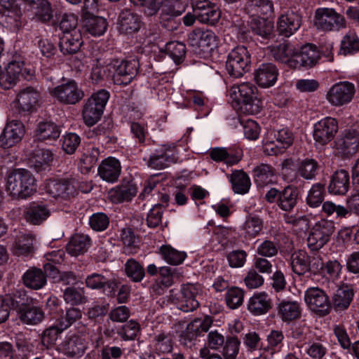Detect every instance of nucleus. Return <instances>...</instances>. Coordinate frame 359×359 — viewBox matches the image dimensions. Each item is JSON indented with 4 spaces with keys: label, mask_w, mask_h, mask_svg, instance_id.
Here are the masks:
<instances>
[{
    "label": "nucleus",
    "mask_w": 359,
    "mask_h": 359,
    "mask_svg": "<svg viewBox=\"0 0 359 359\" xmlns=\"http://www.w3.org/2000/svg\"><path fill=\"white\" fill-rule=\"evenodd\" d=\"M229 96L233 107L241 114L253 115L261 110L262 102L258 98V90L252 83L233 85L229 90Z\"/></svg>",
    "instance_id": "obj_1"
},
{
    "label": "nucleus",
    "mask_w": 359,
    "mask_h": 359,
    "mask_svg": "<svg viewBox=\"0 0 359 359\" xmlns=\"http://www.w3.org/2000/svg\"><path fill=\"white\" fill-rule=\"evenodd\" d=\"M6 189L13 198H27L36 191L35 178L28 170L14 169L7 176Z\"/></svg>",
    "instance_id": "obj_2"
},
{
    "label": "nucleus",
    "mask_w": 359,
    "mask_h": 359,
    "mask_svg": "<svg viewBox=\"0 0 359 359\" xmlns=\"http://www.w3.org/2000/svg\"><path fill=\"white\" fill-rule=\"evenodd\" d=\"M109 97V91L101 89L93 93L86 100L82 110V117L86 125L92 126L100 120Z\"/></svg>",
    "instance_id": "obj_3"
},
{
    "label": "nucleus",
    "mask_w": 359,
    "mask_h": 359,
    "mask_svg": "<svg viewBox=\"0 0 359 359\" xmlns=\"http://www.w3.org/2000/svg\"><path fill=\"white\" fill-rule=\"evenodd\" d=\"M291 266L294 273L302 276L307 272L316 274L323 269V262L318 253L309 255L304 250H297L291 256Z\"/></svg>",
    "instance_id": "obj_4"
},
{
    "label": "nucleus",
    "mask_w": 359,
    "mask_h": 359,
    "mask_svg": "<svg viewBox=\"0 0 359 359\" xmlns=\"http://www.w3.org/2000/svg\"><path fill=\"white\" fill-rule=\"evenodd\" d=\"M314 25L323 32H337L345 28V18L334 8H319L315 12Z\"/></svg>",
    "instance_id": "obj_5"
},
{
    "label": "nucleus",
    "mask_w": 359,
    "mask_h": 359,
    "mask_svg": "<svg viewBox=\"0 0 359 359\" xmlns=\"http://www.w3.org/2000/svg\"><path fill=\"white\" fill-rule=\"evenodd\" d=\"M250 56L248 49L243 46L233 48L228 55L226 69L233 77L238 78L248 70Z\"/></svg>",
    "instance_id": "obj_6"
},
{
    "label": "nucleus",
    "mask_w": 359,
    "mask_h": 359,
    "mask_svg": "<svg viewBox=\"0 0 359 359\" xmlns=\"http://www.w3.org/2000/svg\"><path fill=\"white\" fill-rule=\"evenodd\" d=\"M201 292L199 285L191 283L182 285L180 292L175 297V304L184 312L193 311L199 306Z\"/></svg>",
    "instance_id": "obj_7"
},
{
    "label": "nucleus",
    "mask_w": 359,
    "mask_h": 359,
    "mask_svg": "<svg viewBox=\"0 0 359 359\" xmlns=\"http://www.w3.org/2000/svg\"><path fill=\"white\" fill-rule=\"evenodd\" d=\"M334 230L332 221L322 219L313 226L307 238V245L313 251L322 248L330 240Z\"/></svg>",
    "instance_id": "obj_8"
},
{
    "label": "nucleus",
    "mask_w": 359,
    "mask_h": 359,
    "mask_svg": "<svg viewBox=\"0 0 359 359\" xmlns=\"http://www.w3.org/2000/svg\"><path fill=\"white\" fill-rule=\"evenodd\" d=\"M50 95L58 102L65 104H75L85 95L82 88L73 80L57 86L50 90Z\"/></svg>",
    "instance_id": "obj_9"
},
{
    "label": "nucleus",
    "mask_w": 359,
    "mask_h": 359,
    "mask_svg": "<svg viewBox=\"0 0 359 359\" xmlns=\"http://www.w3.org/2000/svg\"><path fill=\"white\" fill-rule=\"evenodd\" d=\"M355 86L348 81L334 84L326 94V100L334 107H341L349 103L355 94Z\"/></svg>",
    "instance_id": "obj_10"
},
{
    "label": "nucleus",
    "mask_w": 359,
    "mask_h": 359,
    "mask_svg": "<svg viewBox=\"0 0 359 359\" xmlns=\"http://www.w3.org/2000/svg\"><path fill=\"white\" fill-rule=\"evenodd\" d=\"M111 67L114 71L111 75L114 83L116 85H128L137 75L139 62L135 60H116L111 64Z\"/></svg>",
    "instance_id": "obj_11"
},
{
    "label": "nucleus",
    "mask_w": 359,
    "mask_h": 359,
    "mask_svg": "<svg viewBox=\"0 0 359 359\" xmlns=\"http://www.w3.org/2000/svg\"><path fill=\"white\" fill-rule=\"evenodd\" d=\"M304 301L311 310L320 315H326L330 311L329 298L319 287L308 288L304 294Z\"/></svg>",
    "instance_id": "obj_12"
},
{
    "label": "nucleus",
    "mask_w": 359,
    "mask_h": 359,
    "mask_svg": "<svg viewBox=\"0 0 359 359\" xmlns=\"http://www.w3.org/2000/svg\"><path fill=\"white\" fill-rule=\"evenodd\" d=\"M274 140H265L263 144L264 151L269 156L278 155L292 145L293 135L287 128L279 130L273 134Z\"/></svg>",
    "instance_id": "obj_13"
},
{
    "label": "nucleus",
    "mask_w": 359,
    "mask_h": 359,
    "mask_svg": "<svg viewBox=\"0 0 359 359\" xmlns=\"http://www.w3.org/2000/svg\"><path fill=\"white\" fill-rule=\"evenodd\" d=\"M191 6L197 20L201 22L215 25L221 17L219 8L209 0H192Z\"/></svg>",
    "instance_id": "obj_14"
},
{
    "label": "nucleus",
    "mask_w": 359,
    "mask_h": 359,
    "mask_svg": "<svg viewBox=\"0 0 359 359\" xmlns=\"http://www.w3.org/2000/svg\"><path fill=\"white\" fill-rule=\"evenodd\" d=\"M338 130V122L332 117H325L318 121L313 126V139L320 145L330 142Z\"/></svg>",
    "instance_id": "obj_15"
},
{
    "label": "nucleus",
    "mask_w": 359,
    "mask_h": 359,
    "mask_svg": "<svg viewBox=\"0 0 359 359\" xmlns=\"http://www.w3.org/2000/svg\"><path fill=\"white\" fill-rule=\"evenodd\" d=\"M25 133V126L19 120L7 121L0 135V146L10 148L21 141Z\"/></svg>",
    "instance_id": "obj_16"
},
{
    "label": "nucleus",
    "mask_w": 359,
    "mask_h": 359,
    "mask_svg": "<svg viewBox=\"0 0 359 359\" xmlns=\"http://www.w3.org/2000/svg\"><path fill=\"white\" fill-rule=\"evenodd\" d=\"M1 21L11 29H18L22 25V11L13 0H0Z\"/></svg>",
    "instance_id": "obj_17"
},
{
    "label": "nucleus",
    "mask_w": 359,
    "mask_h": 359,
    "mask_svg": "<svg viewBox=\"0 0 359 359\" xmlns=\"http://www.w3.org/2000/svg\"><path fill=\"white\" fill-rule=\"evenodd\" d=\"M87 345L85 339L79 334H68L58 349L69 358H81L85 353Z\"/></svg>",
    "instance_id": "obj_18"
},
{
    "label": "nucleus",
    "mask_w": 359,
    "mask_h": 359,
    "mask_svg": "<svg viewBox=\"0 0 359 359\" xmlns=\"http://www.w3.org/2000/svg\"><path fill=\"white\" fill-rule=\"evenodd\" d=\"M46 190L53 198L68 199L76 192L74 180H49L46 184Z\"/></svg>",
    "instance_id": "obj_19"
},
{
    "label": "nucleus",
    "mask_w": 359,
    "mask_h": 359,
    "mask_svg": "<svg viewBox=\"0 0 359 359\" xmlns=\"http://www.w3.org/2000/svg\"><path fill=\"white\" fill-rule=\"evenodd\" d=\"M177 159L175 146H163L150 156L149 165L154 169H163L177 162Z\"/></svg>",
    "instance_id": "obj_20"
},
{
    "label": "nucleus",
    "mask_w": 359,
    "mask_h": 359,
    "mask_svg": "<svg viewBox=\"0 0 359 359\" xmlns=\"http://www.w3.org/2000/svg\"><path fill=\"white\" fill-rule=\"evenodd\" d=\"M189 44L201 51L206 52L217 46V36L209 29H196L188 36Z\"/></svg>",
    "instance_id": "obj_21"
},
{
    "label": "nucleus",
    "mask_w": 359,
    "mask_h": 359,
    "mask_svg": "<svg viewBox=\"0 0 359 359\" xmlns=\"http://www.w3.org/2000/svg\"><path fill=\"white\" fill-rule=\"evenodd\" d=\"M39 91L33 87H26L22 89L17 96V101L13 103L15 108H18L20 115L32 112L38 102Z\"/></svg>",
    "instance_id": "obj_22"
},
{
    "label": "nucleus",
    "mask_w": 359,
    "mask_h": 359,
    "mask_svg": "<svg viewBox=\"0 0 359 359\" xmlns=\"http://www.w3.org/2000/svg\"><path fill=\"white\" fill-rule=\"evenodd\" d=\"M301 25V16L293 11H287L278 18L277 29L280 35L290 37L299 30Z\"/></svg>",
    "instance_id": "obj_23"
},
{
    "label": "nucleus",
    "mask_w": 359,
    "mask_h": 359,
    "mask_svg": "<svg viewBox=\"0 0 359 359\" xmlns=\"http://www.w3.org/2000/svg\"><path fill=\"white\" fill-rule=\"evenodd\" d=\"M24 62L12 61L9 62L4 72L0 73V86L4 89H10L15 85L20 74L27 73L31 75L27 69H23Z\"/></svg>",
    "instance_id": "obj_24"
},
{
    "label": "nucleus",
    "mask_w": 359,
    "mask_h": 359,
    "mask_svg": "<svg viewBox=\"0 0 359 359\" xmlns=\"http://www.w3.org/2000/svg\"><path fill=\"white\" fill-rule=\"evenodd\" d=\"M318 57L316 47L312 44H306L300 48H295L294 62H292L293 68L311 67L317 62Z\"/></svg>",
    "instance_id": "obj_25"
},
{
    "label": "nucleus",
    "mask_w": 359,
    "mask_h": 359,
    "mask_svg": "<svg viewBox=\"0 0 359 359\" xmlns=\"http://www.w3.org/2000/svg\"><path fill=\"white\" fill-rule=\"evenodd\" d=\"M278 75L276 65L272 63H263L255 70L254 78L259 86L269 88L276 83Z\"/></svg>",
    "instance_id": "obj_26"
},
{
    "label": "nucleus",
    "mask_w": 359,
    "mask_h": 359,
    "mask_svg": "<svg viewBox=\"0 0 359 359\" xmlns=\"http://www.w3.org/2000/svg\"><path fill=\"white\" fill-rule=\"evenodd\" d=\"M137 192V188L134 183L122 182L109 191L108 198L113 203H121L131 201Z\"/></svg>",
    "instance_id": "obj_27"
},
{
    "label": "nucleus",
    "mask_w": 359,
    "mask_h": 359,
    "mask_svg": "<svg viewBox=\"0 0 359 359\" xmlns=\"http://www.w3.org/2000/svg\"><path fill=\"white\" fill-rule=\"evenodd\" d=\"M100 177L110 183L116 182L120 176L121 166L119 161L114 157H108L100 164L98 169Z\"/></svg>",
    "instance_id": "obj_28"
},
{
    "label": "nucleus",
    "mask_w": 359,
    "mask_h": 359,
    "mask_svg": "<svg viewBox=\"0 0 359 359\" xmlns=\"http://www.w3.org/2000/svg\"><path fill=\"white\" fill-rule=\"evenodd\" d=\"M51 215L49 207L42 203H33L25 208L24 217L27 222L34 225H39Z\"/></svg>",
    "instance_id": "obj_29"
},
{
    "label": "nucleus",
    "mask_w": 359,
    "mask_h": 359,
    "mask_svg": "<svg viewBox=\"0 0 359 359\" xmlns=\"http://www.w3.org/2000/svg\"><path fill=\"white\" fill-rule=\"evenodd\" d=\"M210 156L215 161L231 166L241 161L243 154L242 151L238 148L215 147L211 149Z\"/></svg>",
    "instance_id": "obj_30"
},
{
    "label": "nucleus",
    "mask_w": 359,
    "mask_h": 359,
    "mask_svg": "<svg viewBox=\"0 0 359 359\" xmlns=\"http://www.w3.org/2000/svg\"><path fill=\"white\" fill-rule=\"evenodd\" d=\"M189 0H165L163 5L160 20L163 26L165 22L181 15L186 10Z\"/></svg>",
    "instance_id": "obj_31"
},
{
    "label": "nucleus",
    "mask_w": 359,
    "mask_h": 359,
    "mask_svg": "<svg viewBox=\"0 0 359 359\" xmlns=\"http://www.w3.org/2000/svg\"><path fill=\"white\" fill-rule=\"evenodd\" d=\"M271 55L278 62L293 68L295 47L289 43H280L269 47Z\"/></svg>",
    "instance_id": "obj_32"
},
{
    "label": "nucleus",
    "mask_w": 359,
    "mask_h": 359,
    "mask_svg": "<svg viewBox=\"0 0 359 359\" xmlns=\"http://www.w3.org/2000/svg\"><path fill=\"white\" fill-rule=\"evenodd\" d=\"M271 307V302L267 293L256 292L248 301V309L255 316L266 313Z\"/></svg>",
    "instance_id": "obj_33"
},
{
    "label": "nucleus",
    "mask_w": 359,
    "mask_h": 359,
    "mask_svg": "<svg viewBox=\"0 0 359 359\" xmlns=\"http://www.w3.org/2000/svg\"><path fill=\"white\" fill-rule=\"evenodd\" d=\"M350 184L349 174L344 170L335 172L328 186L331 194L344 195L348 190Z\"/></svg>",
    "instance_id": "obj_34"
},
{
    "label": "nucleus",
    "mask_w": 359,
    "mask_h": 359,
    "mask_svg": "<svg viewBox=\"0 0 359 359\" xmlns=\"http://www.w3.org/2000/svg\"><path fill=\"white\" fill-rule=\"evenodd\" d=\"M118 25L119 32L131 34L140 28V19L137 14L128 10H124L118 16Z\"/></svg>",
    "instance_id": "obj_35"
},
{
    "label": "nucleus",
    "mask_w": 359,
    "mask_h": 359,
    "mask_svg": "<svg viewBox=\"0 0 359 359\" xmlns=\"http://www.w3.org/2000/svg\"><path fill=\"white\" fill-rule=\"evenodd\" d=\"M82 44L81 34L79 31L62 34L60 39V48L63 54L76 53Z\"/></svg>",
    "instance_id": "obj_36"
},
{
    "label": "nucleus",
    "mask_w": 359,
    "mask_h": 359,
    "mask_svg": "<svg viewBox=\"0 0 359 359\" xmlns=\"http://www.w3.org/2000/svg\"><path fill=\"white\" fill-rule=\"evenodd\" d=\"M34 240L31 233H20L13 244L12 252L17 256L29 255L34 251Z\"/></svg>",
    "instance_id": "obj_37"
},
{
    "label": "nucleus",
    "mask_w": 359,
    "mask_h": 359,
    "mask_svg": "<svg viewBox=\"0 0 359 359\" xmlns=\"http://www.w3.org/2000/svg\"><path fill=\"white\" fill-rule=\"evenodd\" d=\"M299 304L295 301L283 300L278 305V315L283 322L289 323L301 316Z\"/></svg>",
    "instance_id": "obj_38"
},
{
    "label": "nucleus",
    "mask_w": 359,
    "mask_h": 359,
    "mask_svg": "<svg viewBox=\"0 0 359 359\" xmlns=\"http://www.w3.org/2000/svg\"><path fill=\"white\" fill-rule=\"evenodd\" d=\"M24 285L31 289L39 290L46 284V276L43 271L35 267L27 270L22 276Z\"/></svg>",
    "instance_id": "obj_39"
},
{
    "label": "nucleus",
    "mask_w": 359,
    "mask_h": 359,
    "mask_svg": "<svg viewBox=\"0 0 359 359\" xmlns=\"http://www.w3.org/2000/svg\"><path fill=\"white\" fill-rule=\"evenodd\" d=\"M255 182L258 186H265L276 181V170L271 165L261 164L253 169Z\"/></svg>",
    "instance_id": "obj_40"
},
{
    "label": "nucleus",
    "mask_w": 359,
    "mask_h": 359,
    "mask_svg": "<svg viewBox=\"0 0 359 359\" xmlns=\"http://www.w3.org/2000/svg\"><path fill=\"white\" fill-rule=\"evenodd\" d=\"M264 228L263 220L257 215H249L241 226L245 238H254L259 236Z\"/></svg>",
    "instance_id": "obj_41"
},
{
    "label": "nucleus",
    "mask_w": 359,
    "mask_h": 359,
    "mask_svg": "<svg viewBox=\"0 0 359 359\" xmlns=\"http://www.w3.org/2000/svg\"><path fill=\"white\" fill-rule=\"evenodd\" d=\"M60 133V127L52 121H41L35 130V136L39 140H55Z\"/></svg>",
    "instance_id": "obj_42"
},
{
    "label": "nucleus",
    "mask_w": 359,
    "mask_h": 359,
    "mask_svg": "<svg viewBox=\"0 0 359 359\" xmlns=\"http://www.w3.org/2000/svg\"><path fill=\"white\" fill-rule=\"evenodd\" d=\"M248 13L252 16H269L273 13V4L271 0H248L246 4Z\"/></svg>",
    "instance_id": "obj_43"
},
{
    "label": "nucleus",
    "mask_w": 359,
    "mask_h": 359,
    "mask_svg": "<svg viewBox=\"0 0 359 359\" xmlns=\"http://www.w3.org/2000/svg\"><path fill=\"white\" fill-rule=\"evenodd\" d=\"M297 189L292 186H287L280 192L278 200L279 208L284 211H290L297 204Z\"/></svg>",
    "instance_id": "obj_44"
},
{
    "label": "nucleus",
    "mask_w": 359,
    "mask_h": 359,
    "mask_svg": "<svg viewBox=\"0 0 359 359\" xmlns=\"http://www.w3.org/2000/svg\"><path fill=\"white\" fill-rule=\"evenodd\" d=\"M233 191L239 194L248 192L251 182L249 176L242 170H235L230 179Z\"/></svg>",
    "instance_id": "obj_45"
},
{
    "label": "nucleus",
    "mask_w": 359,
    "mask_h": 359,
    "mask_svg": "<svg viewBox=\"0 0 359 359\" xmlns=\"http://www.w3.org/2000/svg\"><path fill=\"white\" fill-rule=\"evenodd\" d=\"M90 238L87 235L75 234L67 245V251L72 256H78L87 250Z\"/></svg>",
    "instance_id": "obj_46"
},
{
    "label": "nucleus",
    "mask_w": 359,
    "mask_h": 359,
    "mask_svg": "<svg viewBox=\"0 0 359 359\" xmlns=\"http://www.w3.org/2000/svg\"><path fill=\"white\" fill-rule=\"evenodd\" d=\"M20 319L25 323L36 325L42 321L44 313L41 309L37 306H24L18 311Z\"/></svg>",
    "instance_id": "obj_47"
},
{
    "label": "nucleus",
    "mask_w": 359,
    "mask_h": 359,
    "mask_svg": "<svg viewBox=\"0 0 359 359\" xmlns=\"http://www.w3.org/2000/svg\"><path fill=\"white\" fill-rule=\"evenodd\" d=\"M100 155V150L94 145H88L84 149L83 153L80 158L81 168L88 172L98 161Z\"/></svg>",
    "instance_id": "obj_48"
},
{
    "label": "nucleus",
    "mask_w": 359,
    "mask_h": 359,
    "mask_svg": "<svg viewBox=\"0 0 359 359\" xmlns=\"http://www.w3.org/2000/svg\"><path fill=\"white\" fill-rule=\"evenodd\" d=\"M336 147L345 154L354 153L358 147V137L355 132H347L343 137L338 138L336 141Z\"/></svg>",
    "instance_id": "obj_49"
},
{
    "label": "nucleus",
    "mask_w": 359,
    "mask_h": 359,
    "mask_svg": "<svg viewBox=\"0 0 359 359\" xmlns=\"http://www.w3.org/2000/svg\"><path fill=\"white\" fill-rule=\"evenodd\" d=\"M353 292L348 286L339 287L333 297V304L338 310H344L348 307L352 300Z\"/></svg>",
    "instance_id": "obj_50"
},
{
    "label": "nucleus",
    "mask_w": 359,
    "mask_h": 359,
    "mask_svg": "<svg viewBox=\"0 0 359 359\" xmlns=\"http://www.w3.org/2000/svg\"><path fill=\"white\" fill-rule=\"evenodd\" d=\"M250 27L254 33L266 39L273 33V23L264 18H255L252 19Z\"/></svg>",
    "instance_id": "obj_51"
},
{
    "label": "nucleus",
    "mask_w": 359,
    "mask_h": 359,
    "mask_svg": "<svg viewBox=\"0 0 359 359\" xmlns=\"http://www.w3.org/2000/svg\"><path fill=\"white\" fill-rule=\"evenodd\" d=\"M84 27L92 36H100L105 32L107 23L103 18L93 16L85 20Z\"/></svg>",
    "instance_id": "obj_52"
},
{
    "label": "nucleus",
    "mask_w": 359,
    "mask_h": 359,
    "mask_svg": "<svg viewBox=\"0 0 359 359\" xmlns=\"http://www.w3.org/2000/svg\"><path fill=\"white\" fill-rule=\"evenodd\" d=\"M32 3L34 13L37 20L47 22L53 17L50 3L47 0H30Z\"/></svg>",
    "instance_id": "obj_53"
},
{
    "label": "nucleus",
    "mask_w": 359,
    "mask_h": 359,
    "mask_svg": "<svg viewBox=\"0 0 359 359\" xmlns=\"http://www.w3.org/2000/svg\"><path fill=\"white\" fill-rule=\"evenodd\" d=\"M52 152L46 149L38 148L34 150L30 158L33 166L38 170L47 166L53 161Z\"/></svg>",
    "instance_id": "obj_54"
},
{
    "label": "nucleus",
    "mask_w": 359,
    "mask_h": 359,
    "mask_svg": "<svg viewBox=\"0 0 359 359\" xmlns=\"http://www.w3.org/2000/svg\"><path fill=\"white\" fill-rule=\"evenodd\" d=\"M159 250L163 259L172 265L180 264L187 257L184 252L178 251L169 245H163Z\"/></svg>",
    "instance_id": "obj_55"
},
{
    "label": "nucleus",
    "mask_w": 359,
    "mask_h": 359,
    "mask_svg": "<svg viewBox=\"0 0 359 359\" xmlns=\"http://www.w3.org/2000/svg\"><path fill=\"white\" fill-rule=\"evenodd\" d=\"M153 344L158 352L161 353H170L172 350V337L170 333H158L154 337Z\"/></svg>",
    "instance_id": "obj_56"
},
{
    "label": "nucleus",
    "mask_w": 359,
    "mask_h": 359,
    "mask_svg": "<svg viewBox=\"0 0 359 359\" xmlns=\"http://www.w3.org/2000/svg\"><path fill=\"white\" fill-rule=\"evenodd\" d=\"M325 197V187L320 183L313 184L308 191L306 203L311 208H317L322 204Z\"/></svg>",
    "instance_id": "obj_57"
},
{
    "label": "nucleus",
    "mask_w": 359,
    "mask_h": 359,
    "mask_svg": "<svg viewBox=\"0 0 359 359\" xmlns=\"http://www.w3.org/2000/svg\"><path fill=\"white\" fill-rule=\"evenodd\" d=\"M64 300L71 305H79L86 302L84 290L81 287H69L63 293Z\"/></svg>",
    "instance_id": "obj_58"
},
{
    "label": "nucleus",
    "mask_w": 359,
    "mask_h": 359,
    "mask_svg": "<svg viewBox=\"0 0 359 359\" xmlns=\"http://www.w3.org/2000/svg\"><path fill=\"white\" fill-rule=\"evenodd\" d=\"M126 273L134 282H140L144 277L143 266L135 259H130L125 264Z\"/></svg>",
    "instance_id": "obj_59"
},
{
    "label": "nucleus",
    "mask_w": 359,
    "mask_h": 359,
    "mask_svg": "<svg viewBox=\"0 0 359 359\" xmlns=\"http://www.w3.org/2000/svg\"><path fill=\"white\" fill-rule=\"evenodd\" d=\"M283 339L284 335L281 331L271 330L267 335V346L264 349L271 353L280 351L283 346Z\"/></svg>",
    "instance_id": "obj_60"
},
{
    "label": "nucleus",
    "mask_w": 359,
    "mask_h": 359,
    "mask_svg": "<svg viewBox=\"0 0 359 359\" xmlns=\"http://www.w3.org/2000/svg\"><path fill=\"white\" fill-rule=\"evenodd\" d=\"M243 298L244 291L237 287L229 289L225 296L227 306L232 309L239 307L243 302Z\"/></svg>",
    "instance_id": "obj_61"
},
{
    "label": "nucleus",
    "mask_w": 359,
    "mask_h": 359,
    "mask_svg": "<svg viewBox=\"0 0 359 359\" xmlns=\"http://www.w3.org/2000/svg\"><path fill=\"white\" fill-rule=\"evenodd\" d=\"M113 283L104 276L99 273H93L87 276L86 279V285L88 287L93 290H98L112 287Z\"/></svg>",
    "instance_id": "obj_62"
},
{
    "label": "nucleus",
    "mask_w": 359,
    "mask_h": 359,
    "mask_svg": "<svg viewBox=\"0 0 359 359\" xmlns=\"http://www.w3.org/2000/svg\"><path fill=\"white\" fill-rule=\"evenodd\" d=\"M82 311L77 308H69L66 310L64 316H62L57 323L61 325V330H66L72 326L75 322L81 319Z\"/></svg>",
    "instance_id": "obj_63"
},
{
    "label": "nucleus",
    "mask_w": 359,
    "mask_h": 359,
    "mask_svg": "<svg viewBox=\"0 0 359 359\" xmlns=\"http://www.w3.org/2000/svg\"><path fill=\"white\" fill-rule=\"evenodd\" d=\"M318 163L313 159H306L302 161L298 167V173L301 177L307 180H313L315 177Z\"/></svg>",
    "instance_id": "obj_64"
}]
</instances>
